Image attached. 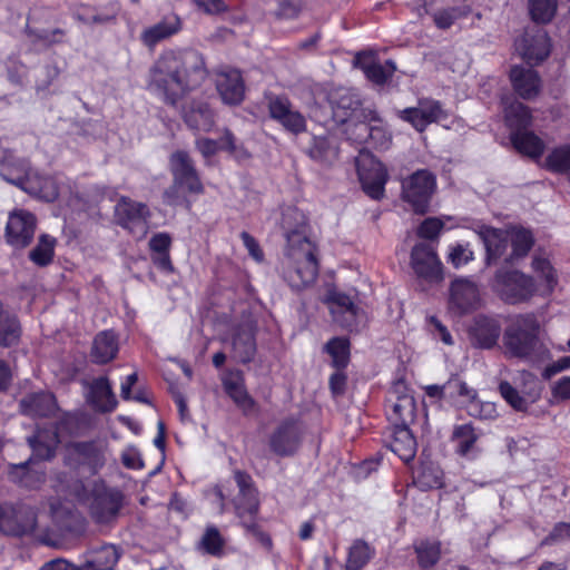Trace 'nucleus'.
<instances>
[{
    "instance_id": "obj_9",
    "label": "nucleus",
    "mask_w": 570,
    "mask_h": 570,
    "mask_svg": "<svg viewBox=\"0 0 570 570\" xmlns=\"http://www.w3.org/2000/svg\"><path fill=\"white\" fill-rule=\"evenodd\" d=\"M435 187V176L429 170L420 169L403 180L402 197L415 213L424 214L428 212Z\"/></svg>"
},
{
    "instance_id": "obj_64",
    "label": "nucleus",
    "mask_w": 570,
    "mask_h": 570,
    "mask_svg": "<svg viewBox=\"0 0 570 570\" xmlns=\"http://www.w3.org/2000/svg\"><path fill=\"white\" fill-rule=\"evenodd\" d=\"M347 376L343 370H336L330 377V390L334 397L342 396L345 393Z\"/></svg>"
},
{
    "instance_id": "obj_13",
    "label": "nucleus",
    "mask_w": 570,
    "mask_h": 570,
    "mask_svg": "<svg viewBox=\"0 0 570 570\" xmlns=\"http://www.w3.org/2000/svg\"><path fill=\"white\" fill-rule=\"evenodd\" d=\"M399 118L413 126L417 131H423L430 124L439 122L448 117L440 101L424 98L419 99L416 107L397 111Z\"/></svg>"
},
{
    "instance_id": "obj_61",
    "label": "nucleus",
    "mask_w": 570,
    "mask_h": 570,
    "mask_svg": "<svg viewBox=\"0 0 570 570\" xmlns=\"http://www.w3.org/2000/svg\"><path fill=\"white\" fill-rule=\"evenodd\" d=\"M30 460L31 459L20 464H12L10 466L9 476L13 482L23 487H29L30 471L28 465Z\"/></svg>"
},
{
    "instance_id": "obj_43",
    "label": "nucleus",
    "mask_w": 570,
    "mask_h": 570,
    "mask_svg": "<svg viewBox=\"0 0 570 570\" xmlns=\"http://www.w3.org/2000/svg\"><path fill=\"white\" fill-rule=\"evenodd\" d=\"M374 552V549L364 540H355L348 549L346 570H361L373 558Z\"/></svg>"
},
{
    "instance_id": "obj_51",
    "label": "nucleus",
    "mask_w": 570,
    "mask_h": 570,
    "mask_svg": "<svg viewBox=\"0 0 570 570\" xmlns=\"http://www.w3.org/2000/svg\"><path fill=\"white\" fill-rule=\"evenodd\" d=\"M419 563L423 568L434 566L441 554V547L439 542L422 541L415 546Z\"/></svg>"
},
{
    "instance_id": "obj_42",
    "label": "nucleus",
    "mask_w": 570,
    "mask_h": 570,
    "mask_svg": "<svg viewBox=\"0 0 570 570\" xmlns=\"http://www.w3.org/2000/svg\"><path fill=\"white\" fill-rule=\"evenodd\" d=\"M121 556L120 550L110 543L102 544L87 551L86 558L101 570H115L117 562Z\"/></svg>"
},
{
    "instance_id": "obj_27",
    "label": "nucleus",
    "mask_w": 570,
    "mask_h": 570,
    "mask_svg": "<svg viewBox=\"0 0 570 570\" xmlns=\"http://www.w3.org/2000/svg\"><path fill=\"white\" fill-rule=\"evenodd\" d=\"M217 90L225 104L237 105L244 98L245 87L238 70L222 71L216 79Z\"/></svg>"
},
{
    "instance_id": "obj_4",
    "label": "nucleus",
    "mask_w": 570,
    "mask_h": 570,
    "mask_svg": "<svg viewBox=\"0 0 570 570\" xmlns=\"http://www.w3.org/2000/svg\"><path fill=\"white\" fill-rule=\"evenodd\" d=\"M169 170L173 184L163 194L164 203L190 209L191 203L186 194L202 195L205 191L193 159L186 151H175L169 158Z\"/></svg>"
},
{
    "instance_id": "obj_47",
    "label": "nucleus",
    "mask_w": 570,
    "mask_h": 570,
    "mask_svg": "<svg viewBox=\"0 0 570 570\" xmlns=\"http://www.w3.org/2000/svg\"><path fill=\"white\" fill-rule=\"evenodd\" d=\"M529 13L535 23L546 24L557 13L558 0H529Z\"/></svg>"
},
{
    "instance_id": "obj_8",
    "label": "nucleus",
    "mask_w": 570,
    "mask_h": 570,
    "mask_svg": "<svg viewBox=\"0 0 570 570\" xmlns=\"http://www.w3.org/2000/svg\"><path fill=\"white\" fill-rule=\"evenodd\" d=\"M494 286L508 304L527 302L537 291L533 278L520 271H498Z\"/></svg>"
},
{
    "instance_id": "obj_63",
    "label": "nucleus",
    "mask_w": 570,
    "mask_h": 570,
    "mask_svg": "<svg viewBox=\"0 0 570 570\" xmlns=\"http://www.w3.org/2000/svg\"><path fill=\"white\" fill-rule=\"evenodd\" d=\"M449 259L454 267H460L473 259V253L466 246L456 245L449 254Z\"/></svg>"
},
{
    "instance_id": "obj_19",
    "label": "nucleus",
    "mask_w": 570,
    "mask_h": 570,
    "mask_svg": "<svg viewBox=\"0 0 570 570\" xmlns=\"http://www.w3.org/2000/svg\"><path fill=\"white\" fill-rule=\"evenodd\" d=\"M333 316L334 322L340 326L352 330L356 326L360 308L352 298L344 293L332 291L324 301Z\"/></svg>"
},
{
    "instance_id": "obj_32",
    "label": "nucleus",
    "mask_w": 570,
    "mask_h": 570,
    "mask_svg": "<svg viewBox=\"0 0 570 570\" xmlns=\"http://www.w3.org/2000/svg\"><path fill=\"white\" fill-rule=\"evenodd\" d=\"M410 425L393 426L389 446L402 461L410 462L416 453V441Z\"/></svg>"
},
{
    "instance_id": "obj_2",
    "label": "nucleus",
    "mask_w": 570,
    "mask_h": 570,
    "mask_svg": "<svg viewBox=\"0 0 570 570\" xmlns=\"http://www.w3.org/2000/svg\"><path fill=\"white\" fill-rule=\"evenodd\" d=\"M282 228L286 238L283 278L294 291H302L318 275L316 245L309 238L306 216L296 207L283 212Z\"/></svg>"
},
{
    "instance_id": "obj_21",
    "label": "nucleus",
    "mask_w": 570,
    "mask_h": 570,
    "mask_svg": "<svg viewBox=\"0 0 570 570\" xmlns=\"http://www.w3.org/2000/svg\"><path fill=\"white\" fill-rule=\"evenodd\" d=\"M387 419L392 426L410 425L415 420L416 403L410 394H399L395 390L391 393L387 405Z\"/></svg>"
},
{
    "instance_id": "obj_25",
    "label": "nucleus",
    "mask_w": 570,
    "mask_h": 570,
    "mask_svg": "<svg viewBox=\"0 0 570 570\" xmlns=\"http://www.w3.org/2000/svg\"><path fill=\"white\" fill-rule=\"evenodd\" d=\"M354 63L363 70L368 80L376 85H384L396 70L393 60H386L384 63H381L368 53H357Z\"/></svg>"
},
{
    "instance_id": "obj_36",
    "label": "nucleus",
    "mask_w": 570,
    "mask_h": 570,
    "mask_svg": "<svg viewBox=\"0 0 570 570\" xmlns=\"http://www.w3.org/2000/svg\"><path fill=\"white\" fill-rule=\"evenodd\" d=\"M185 122L194 129L208 130L214 121V112L205 101H191L184 109Z\"/></svg>"
},
{
    "instance_id": "obj_48",
    "label": "nucleus",
    "mask_w": 570,
    "mask_h": 570,
    "mask_svg": "<svg viewBox=\"0 0 570 570\" xmlns=\"http://www.w3.org/2000/svg\"><path fill=\"white\" fill-rule=\"evenodd\" d=\"M544 167L553 173L570 171V145H559L544 159Z\"/></svg>"
},
{
    "instance_id": "obj_17",
    "label": "nucleus",
    "mask_w": 570,
    "mask_h": 570,
    "mask_svg": "<svg viewBox=\"0 0 570 570\" xmlns=\"http://www.w3.org/2000/svg\"><path fill=\"white\" fill-rule=\"evenodd\" d=\"M256 324L252 318L240 322L234 330L233 357L240 363H249L256 354Z\"/></svg>"
},
{
    "instance_id": "obj_39",
    "label": "nucleus",
    "mask_w": 570,
    "mask_h": 570,
    "mask_svg": "<svg viewBox=\"0 0 570 570\" xmlns=\"http://www.w3.org/2000/svg\"><path fill=\"white\" fill-rule=\"evenodd\" d=\"M509 243L512 247L511 254L505 257L507 262L521 258L528 255L534 244V237L529 229L523 227L508 228Z\"/></svg>"
},
{
    "instance_id": "obj_10",
    "label": "nucleus",
    "mask_w": 570,
    "mask_h": 570,
    "mask_svg": "<svg viewBox=\"0 0 570 570\" xmlns=\"http://www.w3.org/2000/svg\"><path fill=\"white\" fill-rule=\"evenodd\" d=\"M505 124L510 129V142H542L530 130V110L522 102L512 97H503L502 100Z\"/></svg>"
},
{
    "instance_id": "obj_44",
    "label": "nucleus",
    "mask_w": 570,
    "mask_h": 570,
    "mask_svg": "<svg viewBox=\"0 0 570 570\" xmlns=\"http://www.w3.org/2000/svg\"><path fill=\"white\" fill-rule=\"evenodd\" d=\"M479 434L474 428L466 423L456 425L452 432V441L456 444V453L461 456H468L475 446Z\"/></svg>"
},
{
    "instance_id": "obj_59",
    "label": "nucleus",
    "mask_w": 570,
    "mask_h": 570,
    "mask_svg": "<svg viewBox=\"0 0 570 570\" xmlns=\"http://www.w3.org/2000/svg\"><path fill=\"white\" fill-rule=\"evenodd\" d=\"M513 151L521 157L529 158L535 163H540L544 154V145H510Z\"/></svg>"
},
{
    "instance_id": "obj_33",
    "label": "nucleus",
    "mask_w": 570,
    "mask_h": 570,
    "mask_svg": "<svg viewBox=\"0 0 570 570\" xmlns=\"http://www.w3.org/2000/svg\"><path fill=\"white\" fill-rule=\"evenodd\" d=\"M224 390L245 415L254 412L256 403L247 393L242 374H230L223 381Z\"/></svg>"
},
{
    "instance_id": "obj_60",
    "label": "nucleus",
    "mask_w": 570,
    "mask_h": 570,
    "mask_svg": "<svg viewBox=\"0 0 570 570\" xmlns=\"http://www.w3.org/2000/svg\"><path fill=\"white\" fill-rule=\"evenodd\" d=\"M443 228V223L438 218H426L419 227L417 235L421 238L434 239Z\"/></svg>"
},
{
    "instance_id": "obj_5",
    "label": "nucleus",
    "mask_w": 570,
    "mask_h": 570,
    "mask_svg": "<svg viewBox=\"0 0 570 570\" xmlns=\"http://www.w3.org/2000/svg\"><path fill=\"white\" fill-rule=\"evenodd\" d=\"M234 480L238 488L237 495L232 498L236 514L248 533L254 535L266 548H271L272 539L261 530L255 521L259 510V501L253 478L247 472L236 470L234 472Z\"/></svg>"
},
{
    "instance_id": "obj_38",
    "label": "nucleus",
    "mask_w": 570,
    "mask_h": 570,
    "mask_svg": "<svg viewBox=\"0 0 570 570\" xmlns=\"http://www.w3.org/2000/svg\"><path fill=\"white\" fill-rule=\"evenodd\" d=\"M120 507L118 494L101 495L94 501L91 514L98 523H108L117 518Z\"/></svg>"
},
{
    "instance_id": "obj_3",
    "label": "nucleus",
    "mask_w": 570,
    "mask_h": 570,
    "mask_svg": "<svg viewBox=\"0 0 570 570\" xmlns=\"http://www.w3.org/2000/svg\"><path fill=\"white\" fill-rule=\"evenodd\" d=\"M504 354L509 357L540 364L551 358V353L540 338V322L535 314L515 315L502 335Z\"/></svg>"
},
{
    "instance_id": "obj_31",
    "label": "nucleus",
    "mask_w": 570,
    "mask_h": 570,
    "mask_svg": "<svg viewBox=\"0 0 570 570\" xmlns=\"http://www.w3.org/2000/svg\"><path fill=\"white\" fill-rule=\"evenodd\" d=\"M32 170L28 161L17 159L11 154L4 156L0 164V176L8 183L23 190Z\"/></svg>"
},
{
    "instance_id": "obj_12",
    "label": "nucleus",
    "mask_w": 570,
    "mask_h": 570,
    "mask_svg": "<svg viewBox=\"0 0 570 570\" xmlns=\"http://www.w3.org/2000/svg\"><path fill=\"white\" fill-rule=\"evenodd\" d=\"M411 266L415 275L428 283L443 279L442 264L435 249L429 244L420 243L412 248Z\"/></svg>"
},
{
    "instance_id": "obj_6",
    "label": "nucleus",
    "mask_w": 570,
    "mask_h": 570,
    "mask_svg": "<svg viewBox=\"0 0 570 570\" xmlns=\"http://www.w3.org/2000/svg\"><path fill=\"white\" fill-rule=\"evenodd\" d=\"M355 164L364 193L375 200L383 198L385 184L389 179L387 170L383 164L364 148L358 151Z\"/></svg>"
},
{
    "instance_id": "obj_49",
    "label": "nucleus",
    "mask_w": 570,
    "mask_h": 570,
    "mask_svg": "<svg viewBox=\"0 0 570 570\" xmlns=\"http://www.w3.org/2000/svg\"><path fill=\"white\" fill-rule=\"evenodd\" d=\"M56 239L41 235L37 246L29 253V258L38 266H47L53 258Z\"/></svg>"
},
{
    "instance_id": "obj_23",
    "label": "nucleus",
    "mask_w": 570,
    "mask_h": 570,
    "mask_svg": "<svg viewBox=\"0 0 570 570\" xmlns=\"http://www.w3.org/2000/svg\"><path fill=\"white\" fill-rule=\"evenodd\" d=\"M119 13L117 3H109L101 7L80 6L75 12L73 18L78 22L87 26H109L115 24Z\"/></svg>"
},
{
    "instance_id": "obj_26",
    "label": "nucleus",
    "mask_w": 570,
    "mask_h": 570,
    "mask_svg": "<svg viewBox=\"0 0 570 570\" xmlns=\"http://www.w3.org/2000/svg\"><path fill=\"white\" fill-rule=\"evenodd\" d=\"M478 235L485 246L488 264L498 261L507 254L510 246L508 229L481 226L478 230Z\"/></svg>"
},
{
    "instance_id": "obj_50",
    "label": "nucleus",
    "mask_w": 570,
    "mask_h": 570,
    "mask_svg": "<svg viewBox=\"0 0 570 570\" xmlns=\"http://www.w3.org/2000/svg\"><path fill=\"white\" fill-rule=\"evenodd\" d=\"M532 267L540 278L544 281L543 294H550L558 283L556 272L546 258L534 257L532 261Z\"/></svg>"
},
{
    "instance_id": "obj_11",
    "label": "nucleus",
    "mask_w": 570,
    "mask_h": 570,
    "mask_svg": "<svg viewBox=\"0 0 570 570\" xmlns=\"http://www.w3.org/2000/svg\"><path fill=\"white\" fill-rule=\"evenodd\" d=\"M333 119L345 124L351 119L365 120L371 110L363 108L360 94L350 88H336L328 94Z\"/></svg>"
},
{
    "instance_id": "obj_46",
    "label": "nucleus",
    "mask_w": 570,
    "mask_h": 570,
    "mask_svg": "<svg viewBox=\"0 0 570 570\" xmlns=\"http://www.w3.org/2000/svg\"><path fill=\"white\" fill-rule=\"evenodd\" d=\"M225 539L215 525H208L199 541V549L213 557H222L224 554Z\"/></svg>"
},
{
    "instance_id": "obj_16",
    "label": "nucleus",
    "mask_w": 570,
    "mask_h": 570,
    "mask_svg": "<svg viewBox=\"0 0 570 570\" xmlns=\"http://www.w3.org/2000/svg\"><path fill=\"white\" fill-rule=\"evenodd\" d=\"M480 304L479 289L475 283L466 278H458L450 286L449 309L455 315L473 312Z\"/></svg>"
},
{
    "instance_id": "obj_41",
    "label": "nucleus",
    "mask_w": 570,
    "mask_h": 570,
    "mask_svg": "<svg viewBox=\"0 0 570 570\" xmlns=\"http://www.w3.org/2000/svg\"><path fill=\"white\" fill-rule=\"evenodd\" d=\"M23 190L47 202L55 200L59 195L58 187L52 178L48 176H41L33 171L28 179Z\"/></svg>"
},
{
    "instance_id": "obj_15",
    "label": "nucleus",
    "mask_w": 570,
    "mask_h": 570,
    "mask_svg": "<svg viewBox=\"0 0 570 570\" xmlns=\"http://www.w3.org/2000/svg\"><path fill=\"white\" fill-rule=\"evenodd\" d=\"M36 225L33 214L22 209L11 213L6 226L7 242L16 248L28 246L33 239Z\"/></svg>"
},
{
    "instance_id": "obj_7",
    "label": "nucleus",
    "mask_w": 570,
    "mask_h": 570,
    "mask_svg": "<svg viewBox=\"0 0 570 570\" xmlns=\"http://www.w3.org/2000/svg\"><path fill=\"white\" fill-rule=\"evenodd\" d=\"M37 514L33 508L22 503H0V533L9 537H24L33 533Z\"/></svg>"
},
{
    "instance_id": "obj_56",
    "label": "nucleus",
    "mask_w": 570,
    "mask_h": 570,
    "mask_svg": "<svg viewBox=\"0 0 570 570\" xmlns=\"http://www.w3.org/2000/svg\"><path fill=\"white\" fill-rule=\"evenodd\" d=\"M268 110L271 117L279 121L292 110V105L285 96H271L268 98Z\"/></svg>"
},
{
    "instance_id": "obj_24",
    "label": "nucleus",
    "mask_w": 570,
    "mask_h": 570,
    "mask_svg": "<svg viewBox=\"0 0 570 570\" xmlns=\"http://www.w3.org/2000/svg\"><path fill=\"white\" fill-rule=\"evenodd\" d=\"M22 414L31 417H47L57 411L56 397L50 392H33L24 395L19 402Z\"/></svg>"
},
{
    "instance_id": "obj_62",
    "label": "nucleus",
    "mask_w": 570,
    "mask_h": 570,
    "mask_svg": "<svg viewBox=\"0 0 570 570\" xmlns=\"http://www.w3.org/2000/svg\"><path fill=\"white\" fill-rule=\"evenodd\" d=\"M552 397L557 402L570 401V376H562L551 386Z\"/></svg>"
},
{
    "instance_id": "obj_35",
    "label": "nucleus",
    "mask_w": 570,
    "mask_h": 570,
    "mask_svg": "<svg viewBox=\"0 0 570 570\" xmlns=\"http://www.w3.org/2000/svg\"><path fill=\"white\" fill-rule=\"evenodd\" d=\"M117 353L118 340L112 331H102L96 335L91 348L94 363L106 364L112 361Z\"/></svg>"
},
{
    "instance_id": "obj_29",
    "label": "nucleus",
    "mask_w": 570,
    "mask_h": 570,
    "mask_svg": "<svg viewBox=\"0 0 570 570\" xmlns=\"http://www.w3.org/2000/svg\"><path fill=\"white\" fill-rule=\"evenodd\" d=\"M510 80L514 91L523 99H532L539 94L540 77L531 68L514 66L510 71Z\"/></svg>"
},
{
    "instance_id": "obj_14",
    "label": "nucleus",
    "mask_w": 570,
    "mask_h": 570,
    "mask_svg": "<svg viewBox=\"0 0 570 570\" xmlns=\"http://www.w3.org/2000/svg\"><path fill=\"white\" fill-rule=\"evenodd\" d=\"M302 440V429L295 419L282 421L269 436L271 450L279 456L294 454Z\"/></svg>"
},
{
    "instance_id": "obj_45",
    "label": "nucleus",
    "mask_w": 570,
    "mask_h": 570,
    "mask_svg": "<svg viewBox=\"0 0 570 570\" xmlns=\"http://www.w3.org/2000/svg\"><path fill=\"white\" fill-rule=\"evenodd\" d=\"M324 350L332 357V366L336 370H344L350 362V342L344 337H333Z\"/></svg>"
},
{
    "instance_id": "obj_37",
    "label": "nucleus",
    "mask_w": 570,
    "mask_h": 570,
    "mask_svg": "<svg viewBox=\"0 0 570 570\" xmlns=\"http://www.w3.org/2000/svg\"><path fill=\"white\" fill-rule=\"evenodd\" d=\"M518 50L529 65L543 61L550 53L547 36H538L531 39L523 37L518 43Z\"/></svg>"
},
{
    "instance_id": "obj_57",
    "label": "nucleus",
    "mask_w": 570,
    "mask_h": 570,
    "mask_svg": "<svg viewBox=\"0 0 570 570\" xmlns=\"http://www.w3.org/2000/svg\"><path fill=\"white\" fill-rule=\"evenodd\" d=\"M469 414L481 420H493L498 416L494 403L480 402L476 401L475 399L471 400V404L469 406Z\"/></svg>"
},
{
    "instance_id": "obj_22",
    "label": "nucleus",
    "mask_w": 570,
    "mask_h": 570,
    "mask_svg": "<svg viewBox=\"0 0 570 570\" xmlns=\"http://www.w3.org/2000/svg\"><path fill=\"white\" fill-rule=\"evenodd\" d=\"M85 385L88 389L87 401L96 411L109 413L117 407L118 401L106 376L97 377Z\"/></svg>"
},
{
    "instance_id": "obj_28",
    "label": "nucleus",
    "mask_w": 570,
    "mask_h": 570,
    "mask_svg": "<svg viewBox=\"0 0 570 570\" xmlns=\"http://www.w3.org/2000/svg\"><path fill=\"white\" fill-rule=\"evenodd\" d=\"M181 20L177 14L164 17L159 22L146 28L140 36V40L148 48H154L158 42L170 38L181 30Z\"/></svg>"
},
{
    "instance_id": "obj_40",
    "label": "nucleus",
    "mask_w": 570,
    "mask_h": 570,
    "mask_svg": "<svg viewBox=\"0 0 570 570\" xmlns=\"http://www.w3.org/2000/svg\"><path fill=\"white\" fill-rule=\"evenodd\" d=\"M26 33L30 38L32 45L40 46L46 49L68 42V32L61 28L37 29L27 27Z\"/></svg>"
},
{
    "instance_id": "obj_20",
    "label": "nucleus",
    "mask_w": 570,
    "mask_h": 570,
    "mask_svg": "<svg viewBox=\"0 0 570 570\" xmlns=\"http://www.w3.org/2000/svg\"><path fill=\"white\" fill-rule=\"evenodd\" d=\"M118 224L125 228L131 229L139 227L141 233H146L147 219L150 215L147 205L121 197L115 208Z\"/></svg>"
},
{
    "instance_id": "obj_1",
    "label": "nucleus",
    "mask_w": 570,
    "mask_h": 570,
    "mask_svg": "<svg viewBox=\"0 0 570 570\" xmlns=\"http://www.w3.org/2000/svg\"><path fill=\"white\" fill-rule=\"evenodd\" d=\"M207 76L205 57L198 50H168L151 67L149 86L166 102L174 105L185 94L198 88Z\"/></svg>"
},
{
    "instance_id": "obj_55",
    "label": "nucleus",
    "mask_w": 570,
    "mask_h": 570,
    "mask_svg": "<svg viewBox=\"0 0 570 570\" xmlns=\"http://www.w3.org/2000/svg\"><path fill=\"white\" fill-rule=\"evenodd\" d=\"M445 391L449 397L462 396L470 401L476 399V392L458 377H452L445 383Z\"/></svg>"
},
{
    "instance_id": "obj_18",
    "label": "nucleus",
    "mask_w": 570,
    "mask_h": 570,
    "mask_svg": "<svg viewBox=\"0 0 570 570\" xmlns=\"http://www.w3.org/2000/svg\"><path fill=\"white\" fill-rule=\"evenodd\" d=\"M468 333L473 347L490 350L498 344L501 335V324L494 317L478 315Z\"/></svg>"
},
{
    "instance_id": "obj_53",
    "label": "nucleus",
    "mask_w": 570,
    "mask_h": 570,
    "mask_svg": "<svg viewBox=\"0 0 570 570\" xmlns=\"http://www.w3.org/2000/svg\"><path fill=\"white\" fill-rule=\"evenodd\" d=\"M501 396L517 411H527L529 402L507 381L499 384Z\"/></svg>"
},
{
    "instance_id": "obj_58",
    "label": "nucleus",
    "mask_w": 570,
    "mask_h": 570,
    "mask_svg": "<svg viewBox=\"0 0 570 570\" xmlns=\"http://www.w3.org/2000/svg\"><path fill=\"white\" fill-rule=\"evenodd\" d=\"M279 122L288 131L298 134L305 130L306 121L302 114L296 110H291Z\"/></svg>"
},
{
    "instance_id": "obj_52",
    "label": "nucleus",
    "mask_w": 570,
    "mask_h": 570,
    "mask_svg": "<svg viewBox=\"0 0 570 570\" xmlns=\"http://www.w3.org/2000/svg\"><path fill=\"white\" fill-rule=\"evenodd\" d=\"M338 151L337 145H311L306 154L316 163L330 166L336 161Z\"/></svg>"
},
{
    "instance_id": "obj_30",
    "label": "nucleus",
    "mask_w": 570,
    "mask_h": 570,
    "mask_svg": "<svg viewBox=\"0 0 570 570\" xmlns=\"http://www.w3.org/2000/svg\"><path fill=\"white\" fill-rule=\"evenodd\" d=\"M28 442L35 458L50 460L55 456L60 440L57 428L49 425L48 428L39 429L32 438L28 439Z\"/></svg>"
},
{
    "instance_id": "obj_34",
    "label": "nucleus",
    "mask_w": 570,
    "mask_h": 570,
    "mask_svg": "<svg viewBox=\"0 0 570 570\" xmlns=\"http://www.w3.org/2000/svg\"><path fill=\"white\" fill-rule=\"evenodd\" d=\"M70 451L81 464L88 465L92 473L101 469L106 462L104 448L96 442H76L70 445Z\"/></svg>"
},
{
    "instance_id": "obj_54",
    "label": "nucleus",
    "mask_w": 570,
    "mask_h": 570,
    "mask_svg": "<svg viewBox=\"0 0 570 570\" xmlns=\"http://www.w3.org/2000/svg\"><path fill=\"white\" fill-rule=\"evenodd\" d=\"M470 13L469 6H462L459 8H450L446 10L439 11L434 14V22L441 29L450 28L453 22L461 18L465 17Z\"/></svg>"
}]
</instances>
